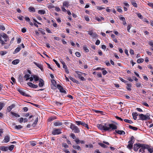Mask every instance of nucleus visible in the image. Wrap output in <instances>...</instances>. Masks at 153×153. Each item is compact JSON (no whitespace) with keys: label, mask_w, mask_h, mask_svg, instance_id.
Masks as SVG:
<instances>
[{"label":"nucleus","mask_w":153,"mask_h":153,"mask_svg":"<svg viewBox=\"0 0 153 153\" xmlns=\"http://www.w3.org/2000/svg\"><path fill=\"white\" fill-rule=\"evenodd\" d=\"M97 126L100 129L103 130L105 131H110L112 130L116 129L117 128V126L115 124L112 123H105L104 124H98Z\"/></svg>","instance_id":"f257e3e1"},{"label":"nucleus","mask_w":153,"mask_h":153,"mask_svg":"<svg viewBox=\"0 0 153 153\" xmlns=\"http://www.w3.org/2000/svg\"><path fill=\"white\" fill-rule=\"evenodd\" d=\"M138 115L140 119L143 120H149L150 119V114L148 113H147L145 115L143 114H139Z\"/></svg>","instance_id":"f03ea898"},{"label":"nucleus","mask_w":153,"mask_h":153,"mask_svg":"<svg viewBox=\"0 0 153 153\" xmlns=\"http://www.w3.org/2000/svg\"><path fill=\"white\" fill-rule=\"evenodd\" d=\"M70 128L74 131L75 133H79L80 131L79 128L75 125L71 124L70 126Z\"/></svg>","instance_id":"7ed1b4c3"},{"label":"nucleus","mask_w":153,"mask_h":153,"mask_svg":"<svg viewBox=\"0 0 153 153\" xmlns=\"http://www.w3.org/2000/svg\"><path fill=\"white\" fill-rule=\"evenodd\" d=\"M61 133V129L60 128H54L53 129L52 132V134L53 135L59 134Z\"/></svg>","instance_id":"20e7f679"},{"label":"nucleus","mask_w":153,"mask_h":153,"mask_svg":"<svg viewBox=\"0 0 153 153\" xmlns=\"http://www.w3.org/2000/svg\"><path fill=\"white\" fill-rule=\"evenodd\" d=\"M17 91L19 92V93L22 95L27 97H30V96L29 94H26L20 88H18Z\"/></svg>","instance_id":"39448f33"},{"label":"nucleus","mask_w":153,"mask_h":153,"mask_svg":"<svg viewBox=\"0 0 153 153\" xmlns=\"http://www.w3.org/2000/svg\"><path fill=\"white\" fill-rule=\"evenodd\" d=\"M57 88L59 90L60 92L61 93H63L65 94L66 93V91L60 85L58 84L57 85Z\"/></svg>","instance_id":"423d86ee"},{"label":"nucleus","mask_w":153,"mask_h":153,"mask_svg":"<svg viewBox=\"0 0 153 153\" xmlns=\"http://www.w3.org/2000/svg\"><path fill=\"white\" fill-rule=\"evenodd\" d=\"M140 149L139 150V152L143 153L145 152V150L146 149V145L141 144Z\"/></svg>","instance_id":"0eeeda50"},{"label":"nucleus","mask_w":153,"mask_h":153,"mask_svg":"<svg viewBox=\"0 0 153 153\" xmlns=\"http://www.w3.org/2000/svg\"><path fill=\"white\" fill-rule=\"evenodd\" d=\"M141 144L139 143L134 144V150L136 152L140 148Z\"/></svg>","instance_id":"6e6552de"},{"label":"nucleus","mask_w":153,"mask_h":153,"mask_svg":"<svg viewBox=\"0 0 153 153\" xmlns=\"http://www.w3.org/2000/svg\"><path fill=\"white\" fill-rule=\"evenodd\" d=\"M33 63L34 64H35L36 65V66L38 67L42 71H44V69H43V66L41 64H38V63L36 62H33Z\"/></svg>","instance_id":"1a4fd4ad"},{"label":"nucleus","mask_w":153,"mask_h":153,"mask_svg":"<svg viewBox=\"0 0 153 153\" xmlns=\"http://www.w3.org/2000/svg\"><path fill=\"white\" fill-rule=\"evenodd\" d=\"M27 84L30 87L32 88H36L38 87V85L34 84L31 82H28L27 83Z\"/></svg>","instance_id":"9d476101"},{"label":"nucleus","mask_w":153,"mask_h":153,"mask_svg":"<svg viewBox=\"0 0 153 153\" xmlns=\"http://www.w3.org/2000/svg\"><path fill=\"white\" fill-rule=\"evenodd\" d=\"M115 132L116 133L120 135L123 134L124 135L125 134V132L123 130H115Z\"/></svg>","instance_id":"9b49d317"},{"label":"nucleus","mask_w":153,"mask_h":153,"mask_svg":"<svg viewBox=\"0 0 153 153\" xmlns=\"http://www.w3.org/2000/svg\"><path fill=\"white\" fill-rule=\"evenodd\" d=\"M39 86L40 87H42L44 85V82L43 80L41 79H39Z\"/></svg>","instance_id":"f8f14e48"},{"label":"nucleus","mask_w":153,"mask_h":153,"mask_svg":"<svg viewBox=\"0 0 153 153\" xmlns=\"http://www.w3.org/2000/svg\"><path fill=\"white\" fill-rule=\"evenodd\" d=\"M10 139V137L9 136L7 135L5 136L4 137V142L5 143H7L8 142Z\"/></svg>","instance_id":"ddd939ff"},{"label":"nucleus","mask_w":153,"mask_h":153,"mask_svg":"<svg viewBox=\"0 0 153 153\" xmlns=\"http://www.w3.org/2000/svg\"><path fill=\"white\" fill-rule=\"evenodd\" d=\"M0 149L3 151H6L8 149V148L6 146H1Z\"/></svg>","instance_id":"4468645a"},{"label":"nucleus","mask_w":153,"mask_h":153,"mask_svg":"<svg viewBox=\"0 0 153 153\" xmlns=\"http://www.w3.org/2000/svg\"><path fill=\"white\" fill-rule=\"evenodd\" d=\"M146 149H147L148 151L150 153H152L153 152V149L150 148L149 145H146Z\"/></svg>","instance_id":"2eb2a0df"},{"label":"nucleus","mask_w":153,"mask_h":153,"mask_svg":"<svg viewBox=\"0 0 153 153\" xmlns=\"http://www.w3.org/2000/svg\"><path fill=\"white\" fill-rule=\"evenodd\" d=\"M62 122H60L59 121L56 122H55L53 124L55 126H60L61 125H62Z\"/></svg>","instance_id":"dca6fc26"},{"label":"nucleus","mask_w":153,"mask_h":153,"mask_svg":"<svg viewBox=\"0 0 153 153\" xmlns=\"http://www.w3.org/2000/svg\"><path fill=\"white\" fill-rule=\"evenodd\" d=\"M134 138L133 136H132L131 137V140L128 141V143L133 145L134 142Z\"/></svg>","instance_id":"f3484780"},{"label":"nucleus","mask_w":153,"mask_h":153,"mask_svg":"<svg viewBox=\"0 0 153 153\" xmlns=\"http://www.w3.org/2000/svg\"><path fill=\"white\" fill-rule=\"evenodd\" d=\"M1 36L4 39L8 38V36L6 34L4 33H1Z\"/></svg>","instance_id":"a211bd4d"},{"label":"nucleus","mask_w":153,"mask_h":153,"mask_svg":"<svg viewBox=\"0 0 153 153\" xmlns=\"http://www.w3.org/2000/svg\"><path fill=\"white\" fill-rule=\"evenodd\" d=\"M131 3L135 7H137V4L136 3V1L135 0H131Z\"/></svg>","instance_id":"6ab92c4d"},{"label":"nucleus","mask_w":153,"mask_h":153,"mask_svg":"<svg viewBox=\"0 0 153 153\" xmlns=\"http://www.w3.org/2000/svg\"><path fill=\"white\" fill-rule=\"evenodd\" d=\"M21 49V46H19L15 50L14 52H13V54H15L18 52Z\"/></svg>","instance_id":"aec40b11"},{"label":"nucleus","mask_w":153,"mask_h":153,"mask_svg":"<svg viewBox=\"0 0 153 153\" xmlns=\"http://www.w3.org/2000/svg\"><path fill=\"white\" fill-rule=\"evenodd\" d=\"M38 13L40 14H44L45 13V11L44 10H38Z\"/></svg>","instance_id":"412c9836"},{"label":"nucleus","mask_w":153,"mask_h":153,"mask_svg":"<svg viewBox=\"0 0 153 153\" xmlns=\"http://www.w3.org/2000/svg\"><path fill=\"white\" fill-rule=\"evenodd\" d=\"M82 126L87 128L88 129H89V128L88 126V125L87 124L85 123V122L83 121L82 122V123L81 125Z\"/></svg>","instance_id":"4be33fe9"},{"label":"nucleus","mask_w":153,"mask_h":153,"mask_svg":"<svg viewBox=\"0 0 153 153\" xmlns=\"http://www.w3.org/2000/svg\"><path fill=\"white\" fill-rule=\"evenodd\" d=\"M19 62V60L16 59L13 61L12 63L14 65H16L18 64Z\"/></svg>","instance_id":"5701e85b"},{"label":"nucleus","mask_w":153,"mask_h":153,"mask_svg":"<svg viewBox=\"0 0 153 153\" xmlns=\"http://www.w3.org/2000/svg\"><path fill=\"white\" fill-rule=\"evenodd\" d=\"M47 6L49 9H51L55 7L51 3L47 4Z\"/></svg>","instance_id":"b1692460"},{"label":"nucleus","mask_w":153,"mask_h":153,"mask_svg":"<svg viewBox=\"0 0 153 153\" xmlns=\"http://www.w3.org/2000/svg\"><path fill=\"white\" fill-rule=\"evenodd\" d=\"M129 128L135 131H136L138 129V128L137 127H134L131 125H129Z\"/></svg>","instance_id":"393cba45"},{"label":"nucleus","mask_w":153,"mask_h":153,"mask_svg":"<svg viewBox=\"0 0 153 153\" xmlns=\"http://www.w3.org/2000/svg\"><path fill=\"white\" fill-rule=\"evenodd\" d=\"M29 10L30 12H34L35 11L34 8L31 7H30L29 8Z\"/></svg>","instance_id":"a878e982"},{"label":"nucleus","mask_w":153,"mask_h":153,"mask_svg":"<svg viewBox=\"0 0 153 153\" xmlns=\"http://www.w3.org/2000/svg\"><path fill=\"white\" fill-rule=\"evenodd\" d=\"M138 115V114L136 112L132 113V116L134 120H136L137 118V116Z\"/></svg>","instance_id":"bb28decb"},{"label":"nucleus","mask_w":153,"mask_h":153,"mask_svg":"<svg viewBox=\"0 0 153 153\" xmlns=\"http://www.w3.org/2000/svg\"><path fill=\"white\" fill-rule=\"evenodd\" d=\"M63 5L68 7L69 5V2L67 1H64L63 3Z\"/></svg>","instance_id":"cd10ccee"},{"label":"nucleus","mask_w":153,"mask_h":153,"mask_svg":"<svg viewBox=\"0 0 153 153\" xmlns=\"http://www.w3.org/2000/svg\"><path fill=\"white\" fill-rule=\"evenodd\" d=\"M10 113L12 114L15 117H20V116L19 114L16 113H15L14 112L11 111L10 112Z\"/></svg>","instance_id":"c85d7f7f"},{"label":"nucleus","mask_w":153,"mask_h":153,"mask_svg":"<svg viewBox=\"0 0 153 153\" xmlns=\"http://www.w3.org/2000/svg\"><path fill=\"white\" fill-rule=\"evenodd\" d=\"M51 82L52 84H53V85H54V87L55 88H56V82L55 80L54 79H52L51 80Z\"/></svg>","instance_id":"c756f323"},{"label":"nucleus","mask_w":153,"mask_h":153,"mask_svg":"<svg viewBox=\"0 0 153 153\" xmlns=\"http://www.w3.org/2000/svg\"><path fill=\"white\" fill-rule=\"evenodd\" d=\"M32 76L35 81H37L39 80V77L38 76L35 75H33Z\"/></svg>","instance_id":"7c9ffc66"},{"label":"nucleus","mask_w":153,"mask_h":153,"mask_svg":"<svg viewBox=\"0 0 153 153\" xmlns=\"http://www.w3.org/2000/svg\"><path fill=\"white\" fill-rule=\"evenodd\" d=\"M83 48L84 50L86 52H88L89 51V49L87 47L86 45H84L83 47Z\"/></svg>","instance_id":"2f4dec72"},{"label":"nucleus","mask_w":153,"mask_h":153,"mask_svg":"<svg viewBox=\"0 0 153 153\" xmlns=\"http://www.w3.org/2000/svg\"><path fill=\"white\" fill-rule=\"evenodd\" d=\"M98 144L100 146H102V147H103V148H106L108 147L107 146L102 143H99Z\"/></svg>","instance_id":"473e14b6"},{"label":"nucleus","mask_w":153,"mask_h":153,"mask_svg":"<svg viewBox=\"0 0 153 153\" xmlns=\"http://www.w3.org/2000/svg\"><path fill=\"white\" fill-rule=\"evenodd\" d=\"M144 59L142 58L139 59L137 60V62L138 63H142L144 61Z\"/></svg>","instance_id":"72a5a7b5"},{"label":"nucleus","mask_w":153,"mask_h":153,"mask_svg":"<svg viewBox=\"0 0 153 153\" xmlns=\"http://www.w3.org/2000/svg\"><path fill=\"white\" fill-rule=\"evenodd\" d=\"M133 145L131 144L128 143V144L127 146V148L129 149H132Z\"/></svg>","instance_id":"f704fd0d"},{"label":"nucleus","mask_w":153,"mask_h":153,"mask_svg":"<svg viewBox=\"0 0 153 153\" xmlns=\"http://www.w3.org/2000/svg\"><path fill=\"white\" fill-rule=\"evenodd\" d=\"M22 128V126L20 125H19L18 126H16L15 127V129H19Z\"/></svg>","instance_id":"c9c22d12"},{"label":"nucleus","mask_w":153,"mask_h":153,"mask_svg":"<svg viewBox=\"0 0 153 153\" xmlns=\"http://www.w3.org/2000/svg\"><path fill=\"white\" fill-rule=\"evenodd\" d=\"M124 121L126 123H129L130 124L132 123H133L132 121L128 120V119H124Z\"/></svg>","instance_id":"e433bc0d"},{"label":"nucleus","mask_w":153,"mask_h":153,"mask_svg":"<svg viewBox=\"0 0 153 153\" xmlns=\"http://www.w3.org/2000/svg\"><path fill=\"white\" fill-rule=\"evenodd\" d=\"M62 146L65 148H68V146L67 144L66 143H62Z\"/></svg>","instance_id":"4c0bfd02"},{"label":"nucleus","mask_w":153,"mask_h":153,"mask_svg":"<svg viewBox=\"0 0 153 153\" xmlns=\"http://www.w3.org/2000/svg\"><path fill=\"white\" fill-rule=\"evenodd\" d=\"M53 62H55V63H56V65H57L58 67L59 68H60V65L58 63V62L56 60H55L54 59H53Z\"/></svg>","instance_id":"58836bf2"},{"label":"nucleus","mask_w":153,"mask_h":153,"mask_svg":"<svg viewBox=\"0 0 153 153\" xmlns=\"http://www.w3.org/2000/svg\"><path fill=\"white\" fill-rule=\"evenodd\" d=\"M131 86V85L130 84H127V87H126L128 91H130L131 90V89L130 88Z\"/></svg>","instance_id":"ea45409f"},{"label":"nucleus","mask_w":153,"mask_h":153,"mask_svg":"<svg viewBox=\"0 0 153 153\" xmlns=\"http://www.w3.org/2000/svg\"><path fill=\"white\" fill-rule=\"evenodd\" d=\"M30 76V75L29 74H26L24 76V77L25 78H26V81L28 80L29 79V77Z\"/></svg>","instance_id":"a19ab883"},{"label":"nucleus","mask_w":153,"mask_h":153,"mask_svg":"<svg viewBox=\"0 0 153 153\" xmlns=\"http://www.w3.org/2000/svg\"><path fill=\"white\" fill-rule=\"evenodd\" d=\"M117 11L120 13L122 12V10L121 9V7H118L117 8Z\"/></svg>","instance_id":"79ce46f5"},{"label":"nucleus","mask_w":153,"mask_h":153,"mask_svg":"<svg viewBox=\"0 0 153 153\" xmlns=\"http://www.w3.org/2000/svg\"><path fill=\"white\" fill-rule=\"evenodd\" d=\"M73 147L75 149L79 150L80 149V147L79 146H73Z\"/></svg>","instance_id":"37998d69"},{"label":"nucleus","mask_w":153,"mask_h":153,"mask_svg":"<svg viewBox=\"0 0 153 153\" xmlns=\"http://www.w3.org/2000/svg\"><path fill=\"white\" fill-rule=\"evenodd\" d=\"M4 103H0V111H1L2 108L4 107Z\"/></svg>","instance_id":"c03bdc74"},{"label":"nucleus","mask_w":153,"mask_h":153,"mask_svg":"<svg viewBox=\"0 0 153 153\" xmlns=\"http://www.w3.org/2000/svg\"><path fill=\"white\" fill-rule=\"evenodd\" d=\"M14 147V146L13 145H11L9 147L8 149H9L10 151H11L13 150Z\"/></svg>","instance_id":"a18cd8bd"},{"label":"nucleus","mask_w":153,"mask_h":153,"mask_svg":"<svg viewBox=\"0 0 153 153\" xmlns=\"http://www.w3.org/2000/svg\"><path fill=\"white\" fill-rule=\"evenodd\" d=\"M7 52L6 51H1L0 52V54L2 55L3 56L7 53Z\"/></svg>","instance_id":"49530a36"},{"label":"nucleus","mask_w":153,"mask_h":153,"mask_svg":"<svg viewBox=\"0 0 153 153\" xmlns=\"http://www.w3.org/2000/svg\"><path fill=\"white\" fill-rule=\"evenodd\" d=\"M30 145L33 146H35L36 145L35 142L34 141H32L30 142Z\"/></svg>","instance_id":"de8ad7c7"},{"label":"nucleus","mask_w":153,"mask_h":153,"mask_svg":"<svg viewBox=\"0 0 153 153\" xmlns=\"http://www.w3.org/2000/svg\"><path fill=\"white\" fill-rule=\"evenodd\" d=\"M38 117H37L36 118V119L35 121L33 123V126H34L35 125H36V123L38 121Z\"/></svg>","instance_id":"09e8293b"},{"label":"nucleus","mask_w":153,"mask_h":153,"mask_svg":"<svg viewBox=\"0 0 153 153\" xmlns=\"http://www.w3.org/2000/svg\"><path fill=\"white\" fill-rule=\"evenodd\" d=\"M138 17L140 19H143V16L141 15L140 13H138L137 14Z\"/></svg>","instance_id":"8fccbe9b"},{"label":"nucleus","mask_w":153,"mask_h":153,"mask_svg":"<svg viewBox=\"0 0 153 153\" xmlns=\"http://www.w3.org/2000/svg\"><path fill=\"white\" fill-rule=\"evenodd\" d=\"M82 121H76L75 122L77 125L79 126L80 125H82Z\"/></svg>","instance_id":"3c124183"},{"label":"nucleus","mask_w":153,"mask_h":153,"mask_svg":"<svg viewBox=\"0 0 153 153\" xmlns=\"http://www.w3.org/2000/svg\"><path fill=\"white\" fill-rule=\"evenodd\" d=\"M136 85L137 87H141V84L140 82H137L136 84Z\"/></svg>","instance_id":"603ef678"},{"label":"nucleus","mask_w":153,"mask_h":153,"mask_svg":"<svg viewBox=\"0 0 153 153\" xmlns=\"http://www.w3.org/2000/svg\"><path fill=\"white\" fill-rule=\"evenodd\" d=\"M0 29L4 30L5 29V27L3 25H0Z\"/></svg>","instance_id":"864d4df0"},{"label":"nucleus","mask_w":153,"mask_h":153,"mask_svg":"<svg viewBox=\"0 0 153 153\" xmlns=\"http://www.w3.org/2000/svg\"><path fill=\"white\" fill-rule=\"evenodd\" d=\"M28 103L31 104V105H34L35 106H36V107H39V105H37V104H35L33 103H32V102H28Z\"/></svg>","instance_id":"5fc2aeb1"},{"label":"nucleus","mask_w":153,"mask_h":153,"mask_svg":"<svg viewBox=\"0 0 153 153\" xmlns=\"http://www.w3.org/2000/svg\"><path fill=\"white\" fill-rule=\"evenodd\" d=\"M142 104L143 105H145V106H147V107H149V105H148V104L147 103H146L145 102H142Z\"/></svg>","instance_id":"6e6d98bb"},{"label":"nucleus","mask_w":153,"mask_h":153,"mask_svg":"<svg viewBox=\"0 0 153 153\" xmlns=\"http://www.w3.org/2000/svg\"><path fill=\"white\" fill-rule=\"evenodd\" d=\"M91 36H92L96 38L97 37L98 35L96 33H93Z\"/></svg>","instance_id":"4d7b16f0"},{"label":"nucleus","mask_w":153,"mask_h":153,"mask_svg":"<svg viewBox=\"0 0 153 153\" xmlns=\"http://www.w3.org/2000/svg\"><path fill=\"white\" fill-rule=\"evenodd\" d=\"M105 63L106 65L107 66H109L111 65L109 62L108 61H106L105 62Z\"/></svg>","instance_id":"13d9d810"},{"label":"nucleus","mask_w":153,"mask_h":153,"mask_svg":"<svg viewBox=\"0 0 153 153\" xmlns=\"http://www.w3.org/2000/svg\"><path fill=\"white\" fill-rule=\"evenodd\" d=\"M85 20L87 21L88 22L89 21V19L88 16H85Z\"/></svg>","instance_id":"bf43d9fd"},{"label":"nucleus","mask_w":153,"mask_h":153,"mask_svg":"<svg viewBox=\"0 0 153 153\" xmlns=\"http://www.w3.org/2000/svg\"><path fill=\"white\" fill-rule=\"evenodd\" d=\"M75 54L76 56L78 57H79L81 56V54L79 52H76L75 53Z\"/></svg>","instance_id":"052dcab7"},{"label":"nucleus","mask_w":153,"mask_h":153,"mask_svg":"<svg viewBox=\"0 0 153 153\" xmlns=\"http://www.w3.org/2000/svg\"><path fill=\"white\" fill-rule=\"evenodd\" d=\"M45 30L48 33H52L51 31V30H50L48 28L46 27Z\"/></svg>","instance_id":"680f3d73"},{"label":"nucleus","mask_w":153,"mask_h":153,"mask_svg":"<svg viewBox=\"0 0 153 153\" xmlns=\"http://www.w3.org/2000/svg\"><path fill=\"white\" fill-rule=\"evenodd\" d=\"M131 26L130 25H128V26L127 27V30L128 32H130V29L131 28Z\"/></svg>","instance_id":"e2e57ef3"},{"label":"nucleus","mask_w":153,"mask_h":153,"mask_svg":"<svg viewBox=\"0 0 153 153\" xmlns=\"http://www.w3.org/2000/svg\"><path fill=\"white\" fill-rule=\"evenodd\" d=\"M70 79L71 80V81H72L74 82H75V79L71 77V76H70L69 77Z\"/></svg>","instance_id":"0e129e2a"},{"label":"nucleus","mask_w":153,"mask_h":153,"mask_svg":"<svg viewBox=\"0 0 153 153\" xmlns=\"http://www.w3.org/2000/svg\"><path fill=\"white\" fill-rule=\"evenodd\" d=\"M22 31L23 33H25L26 31V28H23L22 29Z\"/></svg>","instance_id":"69168bd1"},{"label":"nucleus","mask_w":153,"mask_h":153,"mask_svg":"<svg viewBox=\"0 0 153 153\" xmlns=\"http://www.w3.org/2000/svg\"><path fill=\"white\" fill-rule=\"evenodd\" d=\"M19 80L20 82H22L23 81V79L22 76H20L19 77Z\"/></svg>","instance_id":"338daca9"},{"label":"nucleus","mask_w":153,"mask_h":153,"mask_svg":"<svg viewBox=\"0 0 153 153\" xmlns=\"http://www.w3.org/2000/svg\"><path fill=\"white\" fill-rule=\"evenodd\" d=\"M149 44L150 46L153 47V42L152 41L149 42Z\"/></svg>","instance_id":"774afa93"}]
</instances>
